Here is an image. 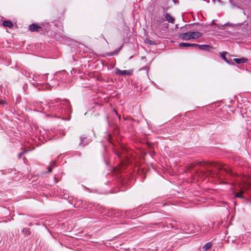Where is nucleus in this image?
<instances>
[{
  "label": "nucleus",
  "mask_w": 251,
  "mask_h": 251,
  "mask_svg": "<svg viewBox=\"0 0 251 251\" xmlns=\"http://www.w3.org/2000/svg\"><path fill=\"white\" fill-rule=\"evenodd\" d=\"M49 105H46L44 107L43 106H41V108L43 109L44 112L49 110L54 113L53 116L55 117L67 120L70 119L69 116L72 112V110L68 100L57 99L51 101L49 103Z\"/></svg>",
  "instance_id": "nucleus-1"
},
{
  "label": "nucleus",
  "mask_w": 251,
  "mask_h": 251,
  "mask_svg": "<svg viewBox=\"0 0 251 251\" xmlns=\"http://www.w3.org/2000/svg\"><path fill=\"white\" fill-rule=\"evenodd\" d=\"M233 185L235 186L237 190H238V188L239 190V192L237 193L233 192L235 197L242 199H244L243 194L249 187V183L245 182V178L242 176H238L237 179L234 181Z\"/></svg>",
  "instance_id": "nucleus-2"
},
{
  "label": "nucleus",
  "mask_w": 251,
  "mask_h": 251,
  "mask_svg": "<svg viewBox=\"0 0 251 251\" xmlns=\"http://www.w3.org/2000/svg\"><path fill=\"white\" fill-rule=\"evenodd\" d=\"M202 36V33L198 31H189L182 33L179 35V37L183 40L188 41L191 39H197Z\"/></svg>",
  "instance_id": "nucleus-3"
},
{
  "label": "nucleus",
  "mask_w": 251,
  "mask_h": 251,
  "mask_svg": "<svg viewBox=\"0 0 251 251\" xmlns=\"http://www.w3.org/2000/svg\"><path fill=\"white\" fill-rule=\"evenodd\" d=\"M215 167L219 170V171L223 172L230 176H233V173L231 171L230 168L226 164H217Z\"/></svg>",
  "instance_id": "nucleus-4"
},
{
  "label": "nucleus",
  "mask_w": 251,
  "mask_h": 251,
  "mask_svg": "<svg viewBox=\"0 0 251 251\" xmlns=\"http://www.w3.org/2000/svg\"><path fill=\"white\" fill-rule=\"evenodd\" d=\"M68 73L65 70L62 71L56 74V76L62 82H66L67 81V75Z\"/></svg>",
  "instance_id": "nucleus-5"
},
{
  "label": "nucleus",
  "mask_w": 251,
  "mask_h": 251,
  "mask_svg": "<svg viewBox=\"0 0 251 251\" xmlns=\"http://www.w3.org/2000/svg\"><path fill=\"white\" fill-rule=\"evenodd\" d=\"M179 228H180L182 230L187 231L189 232L193 233L194 232V226L193 224L187 225L186 224H182L180 225Z\"/></svg>",
  "instance_id": "nucleus-6"
},
{
  "label": "nucleus",
  "mask_w": 251,
  "mask_h": 251,
  "mask_svg": "<svg viewBox=\"0 0 251 251\" xmlns=\"http://www.w3.org/2000/svg\"><path fill=\"white\" fill-rule=\"evenodd\" d=\"M115 74L119 75H132V72L129 70H121L119 68H116Z\"/></svg>",
  "instance_id": "nucleus-7"
},
{
  "label": "nucleus",
  "mask_w": 251,
  "mask_h": 251,
  "mask_svg": "<svg viewBox=\"0 0 251 251\" xmlns=\"http://www.w3.org/2000/svg\"><path fill=\"white\" fill-rule=\"evenodd\" d=\"M80 142L79 143V146H81L82 147H84L85 146H86L90 142V140H88L86 138V137H85L84 135L81 136L80 137Z\"/></svg>",
  "instance_id": "nucleus-8"
},
{
  "label": "nucleus",
  "mask_w": 251,
  "mask_h": 251,
  "mask_svg": "<svg viewBox=\"0 0 251 251\" xmlns=\"http://www.w3.org/2000/svg\"><path fill=\"white\" fill-rule=\"evenodd\" d=\"M25 73L24 75L29 78H32V80L34 81H37L38 76L37 75H35L32 74V73L28 72L27 71H25Z\"/></svg>",
  "instance_id": "nucleus-9"
},
{
  "label": "nucleus",
  "mask_w": 251,
  "mask_h": 251,
  "mask_svg": "<svg viewBox=\"0 0 251 251\" xmlns=\"http://www.w3.org/2000/svg\"><path fill=\"white\" fill-rule=\"evenodd\" d=\"M40 29H41V27L35 24H32L29 26V29L32 32H40Z\"/></svg>",
  "instance_id": "nucleus-10"
},
{
  "label": "nucleus",
  "mask_w": 251,
  "mask_h": 251,
  "mask_svg": "<svg viewBox=\"0 0 251 251\" xmlns=\"http://www.w3.org/2000/svg\"><path fill=\"white\" fill-rule=\"evenodd\" d=\"M196 47L201 50H209L210 49L212 48V47L208 45H199L196 44Z\"/></svg>",
  "instance_id": "nucleus-11"
},
{
  "label": "nucleus",
  "mask_w": 251,
  "mask_h": 251,
  "mask_svg": "<svg viewBox=\"0 0 251 251\" xmlns=\"http://www.w3.org/2000/svg\"><path fill=\"white\" fill-rule=\"evenodd\" d=\"M212 246L213 243L211 242H207L201 248V251H206L210 249Z\"/></svg>",
  "instance_id": "nucleus-12"
},
{
  "label": "nucleus",
  "mask_w": 251,
  "mask_h": 251,
  "mask_svg": "<svg viewBox=\"0 0 251 251\" xmlns=\"http://www.w3.org/2000/svg\"><path fill=\"white\" fill-rule=\"evenodd\" d=\"M165 16L167 21H168L169 23H174L175 19L174 17L171 16L168 13H166L165 14Z\"/></svg>",
  "instance_id": "nucleus-13"
},
{
  "label": "nucleus",
  "mask_w": 251,
  "mask_h": 251,
  "mask_svg": "<svg viewBox=\"0 0 251 251\" xmlns=\"http://www.w3.org/2000/svg\"><path fill=\"white\" fill-rule=\"evenodd\" d=\"M179 46L184 47H196V44H190L187 43H181L179 44Z\"/></svg>",
  "instance_id": "nucleus-14"
},
{
  "label": "nucleus",
  "mask_w": 251,
  "mask_h": 251,
  "mask_svg": "<svg viewBox=\"0 0 251 251\" xmlns=\"http://www.w3.org/2000/svg\"><path fill=\"white\" fill-rule=\"evenodd\" d=\"M2 25L4 26L11 28L13 27V24L10 21H4L2 22Z\"/></svg>",
  "instance_id": "nucleus-15"
},
{
  "label": "nucleus",
  "mask_w": 251,
  "mask_h": 251,
  "mask_svg": "<svg viewBox=\"0 0 251 251\" xmlns=\"http://www.w3.org/2000/svg\"><path fill=\"white\" fill-rule=\"evenodd\" d=\"M233 60L236 62L237 64H241L243 63L244 62H246L247 61V59L245 58H234Z\"/></svg>",
  "instance_id": "nucleus-16"
},
{
  "label": "nucleus",
  "mask_w": 251,
  "mask_h": 251,
  "mask_svg": "<svg viewBox=\"0 0 251 251\" xmlns=\"http://www.w3.org/2000/svg\"><path fill=\"white\" fill-rule=\"evenodd\" d=\"M22 232L24 234L26 235L30 234V228L28 227L24 228L23 229Z\"/></svg>",
  "instance_id": "nucleus-17"
},
{
  "label": "nucleus",
  "mask_w": 251,
  "mask_h": 251,
  "mask_svg": "<svg viewBox=\"0 0 251 251\" xmlns=\"http://www.w3.org/2000/svg\"><path fill=\"white\" fill-rule=\"evenodd\" d=\"M121 48H122V47H120L119 49H116L114 51L109 52V53H107V55L108 56H112V55H114V54H118L119 51V50H121Z\"/></svg>",
  "instance_id": "nucleus-18"
},
{
  "label": "nucleus",
  "mask_w": 251,
  "mask_h": 251,
  "mask_svg": "<svg viewBox=\"0 0 251 251\" xmlns=\"http://www.w3.org/2000/svg\"><path fill=\"white\" fill-rule=\"evenodd\" d=\"M239 240L240 241L236 240V242L237 244H240V242H241V244L245 243V240L244 239V236H240V237L239 238Z\"/></svg>",
  "instance_id": "nucleus-19"
},
{
  "label": "nucleus",
  "mask_w": 251,
  "mask_h": 251,
  "mask_svg": "<svg viewBox=\"0 0 251 251\" xmlns=\"http://www.w3.org/2000/svg\"><path fill=\"white\" fill-rule=\"evenodd\" d=\"M167 226H168V228L169 227H170L172 228H176H176H179V226L178 225H174L173 223L169 224V225H168Z\"/></svg>",
  "instance_id": "nucleus-20"
},
{
  "label": "nucleus",
  "mask_w": 251,
  "mask_h": 251,
  "mask_svg": "<svg viewBox=\"0 0 251 251\" xmlns=\"http://www.w3.org/2000/svg\"><path fill=\"white\" fill-rule=\"evenodd\" d=\"M146 43L150 45H154L156 44L155 42L154 41L151 40L149 39H146Z\"/></svg>",
  "instance_id": "nucleus-21"
},
{
  "label": "nucleus",
  "mask_w": 251,
  "mask_h": 251,
  "mask_svg": "<svg viewBox=\"0 0 251 251\" xmlns=\"http://www.w3.org/2000/svg\"><path fill=\"white\" fill-rule=\"evenodd\" d=\"M28 151V150H24L23 151H22L21 152L19 153L18 154V158L19 159H20L22 157V156L25 153H26Z\"/></svg>",
  "instance_id": "nucleus-22"
},
{
  "label": "nucleus",
  "mask_w": 251,
  "mask_h": 251,
  "mask_svg": "<svg viewBox=\"0 0 251 251\" xmlns=\"http://www.w3.org/2000/svg\"><path fill=\"white\" fill-rule=\"evenodd\" d=\"M222 58L228 64H229V61L226 59V56L224 54H221Z\"/></svg>",
  "instance_id": "nucleus-23"
},
{
  "label": "nucleus",
  "mask_w": 251,
  "mask_h": 251,
  "mask_svg": "<svg viewBox=\"0 0 251 251\" xmlns=\"http://www.w3.org/2000/svg\"><path fill=\"white\" fill-rule=\"evenodd\" d=\"M230 4L234 7H237L238 8V6L235 4L231 0H229Z\"/></svg>",
  "instance_id": "nucleus-24"
},
{
  "label": "nucleus",
  "mask_w": 251,
  "mask_h": 251,
  "mask_svg": "<svg viewBox=\"0 0 251 251\" xmlns=\"http://www.w3.org/2000/svg\"><path fill=\"white\" fill-rule=\"evenodd\" d=\"M55 163H56V162L55 161H53L50 163L49 166L52 167V168L53 169L55 166Z\"/></svg>",
  "instance_id": "nucleus-25"
},
{
  "label": "nucleus",
  "mask_w": 251,
  "mask_h": 251,
  "mask_svg": "<svg viewBox=\"0 0 251 251\" xmlns=\"http://www.w3.org/2000/svg\"><path fill=\"white\" fill-rule=\"evenodd\" d=\"M164 21H165L164 19L163 18L161 17V18H159L157 20V22L159 23H161L163 22Z\"/></svg>",
  "instance_id": "nucleus-26"
},
{
  "label": "nucleus",
  "mask_w": 251,
  "mask_h": 251,
  "mask_svg": "<svg viewBox=\"0 0 251 251\" xmlns=\"http://www.w3.org/2000/svg\"><path fill=\"white\" fill-rule=\"evenodd\" d=\"M7 103L6 101L4 100H0V104L1 105H5Z\"/></svg>",
  "instance_id": "nucleus-27"
},
{
  "label": "nucleus",
  "mask_w": 251,
  "mask_h": 251,
  "mask_svg": "<svg viewBox=\"0 0 251 251\" xmlns=\"http://www.w3.org/2000/svg\"><path fill=\"white\" fill-rule=\"evenodd\" d=\"M27 85L26 84H25L23 86V89L24 91H25V89H27Z\"/></svg>",
  "instance_id": "nucleus-28"
},
{
  "label": "nucleus",
  "mask_w": 251,
  "mask_h": 251,
  "mask_svg": "<svg viewBox=\"0 0 251 251\" xmlns=\"http://www.w3.org/2000/svg\"><path fill=\"white\" fill-rule=\"evenodd\" d=\"M48 172H51L52 170V167L49 166L48 168Z\"/></svg>",
  "instance_id": "nucleus-29"
},
{
  "label": "nucleus",
  "mask_w": 251,
  "mask_h": 251,
  "mask_svg": "<svg viewBox=\"0 0 251 251\" xmlns=\"http://www.w3.org/2000/svg\"><path fill=\"white\" fill-rule=\"evenodd\" d=\"M115 153L117 154V155L119 157V158H121V154H120V153L119 152H115Z\"/></svg>",
  "instance_id": "nucleus-30"
},
{
  "label": "nucleus",
  "mask_w": 251,
  "mask_h": 251,
  "mask_svg": "<svg viewBox=\"0 0 251 251\" xmlns=\"http://www.w3.org/2000/svg\"><path fill=\"white\" fill-rule=\"evenodd\" d=\"M54 81H55V80H54ZM51 81L52 82L50 84V86L52 85V86H54L55 85V84H54V82H53V80H52Z\"/></svg>",
  "instance_id": "nucleus-31"
},
{
  "label": "nucleus",
  "mask_w": 251,
  "mask_h": 251,
  "mask_svg": "<svg viewBox=\"0 0 251 251\" xmlns=\"http://www.w3.org/2000/svg\"><path fill=\"white\" fill-rule=\"evenodd\" d=\"M47 75V74H45V75H42V77H43V79H44V80H46V75Z\"/></svg>",
  "instance_id": "nucleus-32"
},
{
  "label": "nucleus",
  "mask_w": 251,
  "mask_h": 251,
  "mask_svg": "<svg viewBox=\"0 0 251 251\" xmlns=\"http://www.w3.org/2000/svg\"><path fill=\"white\" fill-rule=\"evenodd\" d=\"M73 72L75 73L76 72V70L75 69H73L71 71L72 74H73Z\"/></svg>",
  "instance_id": "nucleus-33"
},
{
  "label": "nucleus",
  "mask_w": 251,
  "mask_h": 251,
  "mask_svg": "<svg viewBox=\"0 0 251 251\" xmlns=\"http://www.w3.org/2000/svg\"><path fill=\"white\" fill-rule=\"evenodd\" d=\"M114 111L115 113L117 115H118L117 111H115V110H114Z\"/></svg>",
  "instance_id": "nucleus-34"
},
{
  "label": "nucleus",
  "mask_w": 251,
  "mask_h": 251,
  "mask_svg": "<svg viewBox=\"0 0 251 251\" xmlns=\"http://www.w3.org/2000/svg\"><path fill=\"white\" fill-rule=\"evenodd\" d=\"M141 208H142V207H141V206H139V207L138 208V209H140Z\"/></svg>",
  "instance_id": "nucleus-35"
},
{
  "label": "nucleus",
  "mask_w": 251,
  "mask_h": 251,
  "mask_svg": "<svg viewBox=\"0 0 251 251\" xmlns=\"http://www.w3.org/2000/svg\"><path fill=\"white\" fill-rule=\"evenodd\" d=\"M218 177H221V176L220 175H218Z\"/></svg>",
  "instance_id": "nucleus-36"
},
{
  "label": "nucleus",
  "mask_w": 251,
  "mask_h": 251,
  "mask_svg": "<svg viewBox=\"0 0 251 251\" xmlns=\"http://www.w3.org/2000/svg\"><path fill=\"white\" fill-rule=\"evenodd\" d=\"M194 25H197V24H198V23H194Z\"/></svg>",
  "instance_id": "nucleus-37"
},
{
  "label": "nucleus",
  "mask_w": 251,
  "mask_h": 251,
  "mask_svg": "<svg viewBox=\"0 0 251 251\" xmlns=\"http://www.w3.org/2000/svg\"><path fill=\"white\" fill-rule=\"evenodd\" d=\"M29 226H31V224H29Z\"/></svg>",
  "instance_id": "nucleus-38"
}]
</instances>
